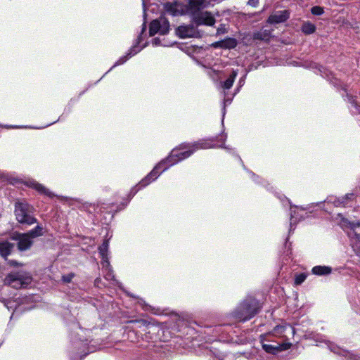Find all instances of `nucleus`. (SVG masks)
<instances>
[{
	"instance_id": "nucleus-27",
	"label": "nucleus",
	"mask_w": 360,
	"mask_h": 360,
	"mask_svg": "<svg viewBox=\"0 0 360 360\" xmlns=\"http://www.w3.org/2000/svg\"><path fill=\"white\" fill-rule=\"evenodd\" d=\"M129 323H139V324H141L143 326L146 327L148 329L150 328V323H148L147 321L143 320V319L131 320V321H129Z\"/></svg>"
},
{
	"instance_id": "nucleus-16",
	"label": "nucleus",
	"mask_w": 360,
	"mask_h": 360,
	"mask_svg": "<svg viewBox=\"0 0 360 360\" xmlns=\"http://www.w3.org/2000/svg\"><path fill=\"white\" fill-rule=\"evenodd\" d=\"M14 245L7 241L0 243V255L6 259V257L11 253Z\"/></svg>"
},
{
	"instance_id": "nucleus-11",
	"label": "nucleus",
	"mask_w": 360,
	"mask_h": 360,
	"mask_svg": "<svg viewBox=\"0 0 360 360\" xmlns=\"http://www.w3.org/2000/svg\"><path fill=\"white\" fill-rule=\"evenodd\" d=\"M289 330L293 336L295 333V329L291 325L288 323H284L283 325L276 326L273 330L269 333V335H272L274 337L284 338H286L285 333Z\"/></svg>"
},
{
	"instance_id": "nucleus-24",
	"label": "nucleus",
	"mask_w": 360,
	"mask_h": 360,
	"mask_svg": "<svg viewBox=\"0 0 360 360\" xmlns=\"http://www.w3.org/2000/svg\"><path fill=\"white\" fill-rule=\"evenodd\" d=\"M342 221L347 224L353 231L356 227H360V221H350L347 219H342Z\"/></svg>"
},
{
	"instance_id": "nucleus-7",
	"label": "nucleus",
	"mask_w": 360,
	"mask_h": 360,
	"mask_svg": "<svg viewBox=\"0 0 360 360\" xmlns=\"http://www.w3.org/2000/svg\"><path fill=\"white\" fill-rule=\"evenodd\" d=\"M169 21L165 18L155 19L152 20L149 25V35L153 37L157 33L161 35H165L169 32Z\"/></svg>"
},
{
	"instance_id": "nucleus-19",
	"label": "nucleus",
	"mask_w": 360,
	"mask_h": 360,
	"mask_svg": "<svg viewBox=\"0 0 360 360\" xmlns=\"http://www.w3.org/2000/svg\"><path fill=\"white\" fill-rule=\"evenodd\" d=\"M302 32L305 34H311L315 32L316 26L310 22H305L302 24L301 27Z\"/></svg>"
},
{
	"instance_id": "nucleus-32",
	"label": "nucleus",
	"mask_w": 360,
	"mask_h": 360,
	"mask_svg": "<svg viewBox=\"0 0 360 360\" xmlns=\"http://www.w3.org/2000/svg\"><path fill=\"white\" fill-rule=\"evenodd\" d=\"M259 3V0H249L248 4L254 7H255Z\"/></svg>"
},
{
	"instance_id": "nucleus-22",
	"label": "nucleus",
	"mask_w": 360,
	"mask_h": 360,
	"mask_svg": "<svg viewBox=\"0 0 360 360\" xmlns=\"http://www.w3.org/2000/svg\"><path fill=\"white\" fill-rule=\"evenodd\" d=\"M30 184L39 192L44 193L49 196L51 195V193L41 184L34 182V181L31 182Z\"/></svg>"
},
{
	"instance_id": "nucleus-3",
	"label": "nucleus",
	"mask_w": 360,
	"mask_h": 360,
	"mask_svg": "<svg viewBox=\"0 0 360 360\" xmlns=\"http://www.w3.org/2000/svg\"><path fill=\"white\" fill-rule=\"evenodd\" d=\"M14 212L16 220L21 224L30 226L37 222V219L32 216V207L25 201L15 202Z\"/></svg>"
},
{
	"instance_id": "nucleus-34",
	"label": "nucleus",
	"mask_w": 360,
	"mask_h": 360,
	"mask_svg": "<svg viewBox=\"0 0 360 360\" xmlns=\"http://www.w3.org/2000/svg\"><path fill=\"white\" fill-rule=\"evenodd\" d=\"M8 264L11 266H18V263L15 260H8Z\"/></svg>"
},
{
	"instance_id": "nucleus-33",
	"label": "nucleus",
	"mask_w": 360,
	"mask_h": 360,
	"mask_svg": "<svg viewBox=\"0 0 360 360\" xmlns=\"http://www.w3.org/2000/svg\"><path fill=\"white\" fill-rule=\"evenodd\" d=\"M254 38L256 39L263 40L262 34L259 32L255 34Z\"/></svg>"
},
{
	"instance_id": "nucleus-31",
	"label": "nucleus",
	"mask_w": 360,
	"mask_h": 360,
	"mask_svg": "<svg viewBox=\"0 0 360 360\" xmlns=\"http://www.w3.org/2000/svg\"><path fill=\"white\" fill-rule=\"evenodd\" d=\"M73 277V274H68L63 276V280L65 283H70Z\"/></svg>"
},
{
	"instance_id": "nucleus-29",
	"label": "nucleus",
	"mask_w": 360,
	"mask_h": 360,
	"mask_svg": "<svg viewBox=\"0 0 360 360\" xmlns=\"http://www.w3.org/2000/svg\"><path fill=\"white\" fill-rule=\"evenodd\" d=\"M344 201H345V204L347 205V200H353L355 198V194L353 193H349L345 194L344 196H342Z\"/></svg>"
},
{
	"instance_id": "nucleus-25",
	"label": "nucleus",
	"mask_w": 360,
	"mask_h": 360,
	"mask_svg": "<svg viewBox=\"0 0 360 360\" xmlns=\"http://www.w3.org/2000/svg\"><path fill=\"white\" fill-rule=\"evenodd\" d=\"M311 13L315 15H321L324 13V10L321 6H315L311 8Z\"/></svg>"
},
{
	"instance_id": "nucleus-12",
	"label": "nucleus",
	"mask_w": 360,
	"mask_h": 360,
	"mask_svg": "<svg viewBox=\"0 0 360 360\" xmlns=\"http://www.w3.org/2000/svg\"><path fill=\"white\" fill-rule=\"evenodd\" d=\"M289 18V11L288 10H283L270 15L268 18L267 22L270 24H278L285 22Z\"/></svg>"
},
{
	"instance_id": "nucleus-8",
	"label": "nucleus",
	"mask_w": 360,
	"mask_h": 360,
	"mask_svg": "<svg viewBox=\"0 0 360 360\" xmlns=\"http://www.w3.org/2000/svg\"><path fill=\"white\" fill-rule=\"evenodd\" d=\"M109 247V240H105L101 245L99 246L98 250L99 254L101 257V265L103 269H105L108 272L105 274V278L108 281H111L112 279V274L110 272V269H109L110 264V261L107 257V252Z\"/></svg>"
},
{
	"instance_id": "nucleus-30",
	"label": "nucleus",
	"mask_w": 360,
	"mask_h": 360,
	"mask_svg": "<svg viewBox=\"0 0 360 360\" xmlns=\"http://www.w3.org/2000/svg\"><path fill=\"white\" fill-rule=\"evenodd\" d=\"M211 46L214 48V49H218V48L223 49V41L220 40V41H217L213 42L211 44Z\"/></svg>"
},
{
	"instance_id": "nucleus-1",
	"label": "nucleus",
	"mask_w": 360,
	"mask_h": 360,
	"mask_svg": "<svg viewBox=\"0 0 360 360\" xmlns=\"http://www.w3.org/2000/svg\"><path fill=\"white\" fill-rule=\"evenodd\" d=\"M179 150L174 148L169 155L164 160L160 161L143 179H142L136 186L132 187L126 197H122L120 193L115 195V202L114 205H117L114 213L124 209L129 200L142 188H145L153 181H155L161 173L168 169L169 167L176 164L179 161L185 160L193 153V151L178 152Z\"/></svg>"
},
{
	"instance_id": "nucleus-17",
	"label": "nucleus",
	"mask_w": 360,
	"mask_h": 360,
	"mask_svg": "<svg viewBox=\"0 0 360 360\" xmlns=\"http://www.w3.org/2000/svg\"><path fill=\"white\" fill-rule=\"evenodd\" d=\"M332 268L326 266H315L311 269L312 274L318 276L328 275L330 274Z\"/></svg>"
},
{
	"instance_id": "nucleus-4",
	"label": "nucleus",
	"mask_w": 360,
	"mask_h": 360,
	"mask_svg": "<svg viewBox=\"0 0 360 360\" xmlns=\"http://www.w3.org/2000/svg\"><path fill=\"white\" fill-rule=\"evenodd\" d=\"M217 147V143L212 139H202L194 142H184L174 148L179 150L193 151V153L199 150Z\"/></svg>"
},
{
	"instance_id": "nucleus-15",
	"label": "nucleus",
	"mask_w": 360,
	"mask_h": 360,
	"mask_svg": "<svg viewBox=\"0 0 360 360\" xmlns=\"http://www.w3.org/2000/svg\"><path fill=\"white\" fill-rule=\"evenodd\" d=\"M176 34L181 39L193 37L194 35V27L192 25H180L176 28Z\"/></svg>"
},
{
	"instance_id": "nucleus-21",
	"label": "nucleus",
	"mask_w": 360,
	"mask_h": 360,
	"mask_svg": "<svg viewBox=\"0 0 360 360\" xmlns=\"http://www.w3.org/2000/svg\"><path fill=\"white\" fill-rule=\"evenodd\" d=\"M26 234L32 240L34 238L43 235V228L40 226H37L34 229L26 233Z\"/></svg>"
},
{
	"instance_id": "nucleus-28",
	"label": "nucleus",
	"mask_w": 360,
	"mask_h": 360,
	"mask_svg": "<svg viewBox=\"0 0 360 360\" xmlns=\"http://www.w3.org/2000/svg\"><path fill=\"white\" fill-rule=\"evenodd\" d=\"M333 204L335 207H346L345 201H344L342 197L335 199Z\"/></svg>"
},
{
	"instance_id": "nucleus-14",
	"label": "nucleus",
	"mask_w": 360,
	"mask_h": 360,
	"mask_svg": "<svg viewBox=\"0 0 360 360\" xmlns=\"http://www.w3.org/2000/svg\"><path fill=\"white\" fill-rule=\"evenodd\" d=\"M187 9L192 13L195 14L202 10L205 7L206 0H187Z\"/></svg>"
},
{
	"instance_id": "nucleus-18",
	"label": "nucleus",
	"mask_w": 360,
	"mask_h": 360,
	"mask_svg": "<svg viewBox=\"0 0 360 360\" xmlns=\"http://www.w3.org/2000/svg\"><path fill=\"white\" fill-rule=\"evenodd\" d=\"M238 75V71L233 70L229 77L223 82L222 87L224 89H229L232 87L233 82Z\"/></svg>"
},
{
	"instance_id": "nucleus-9",
	"label": "nucleus",
	"mask_w": 360,
	"mask_h": 360,
	"mask_svg": "<svg viewBox=\"0 0 360 360\" xmlns=\"http://www.w3.org/2000/svg\"><path fill=\"white\" fill-rule=\"evenodd\" d=\"M145 29L146 27L144 26L142 29L141 33L138 36L136 39V44L130 48V49L128 51L125 56L121 57L116 63H114V68L117 65H120L124 63L129 58H130L131 56L136 54L141 50V48L139 47V44L143 40L142 34L144 32Z\"/></svg>"
},
{
	"instance_id": "nucleus-20",
	"label": "nucleus",
	"mask_w": 360,
	"mask_h": 360,
	"mask_svg": "<svg viewBox=\"0 0 360 360\" xmlns=\"http://www.w3.org/2000/svg\"><path fill=\"white\" fill-rule=\"evenodd\" d=\"M223 49H234L237 46V41L234 38L226 37L223 39Z\"/></svg>"
},
{
	"instance_id": "nucleus-2",
	"label": "nucleus",
	"mask_w": 360,
	"mask_h": 360,
	"mask_svg": "<svg viewBox=\"0 0 360 360\" xmlns=\"http://www.w3.org/2000/svg\"><path fill=\"white\" fill-rule=\"evenodd\" d=\"M262 308L260 301L252 296H247L231 312V316L238 322L244 323L252 319Z\"/></svg>"
},
{
	"instance_id": "nucleus-23",
	"label": "nucleus",
	"mask_w": 360,
	"mask_h": 360,
	"mask_svg": "<svg viewBox=\"0 0 360 360\" xmlns=\"http://www.w3.org/2000/svg\"><path fill=\"white\" fill-rule=\"evenodd\" d=\"M307 274L305 273H301L295 275L294 283L296 285H301L307 278Z\"/></svg>"
},
{
	"instance_id": "nucleus-35",
	"label": "nucleus",
	"mask_w": 360,
	"mask_h": 360,
	"mask_svg": "<svg viewBox=\"0 0 360 360\" xmlns=\"http://www.w3.org/2000/svg\"><path fill=\"white\" fill-rule=\"evenodd\" d=\"M354 236L357 240H360V234L354 232Z\"/></svg>"
},
{
	"instance_id": "nucleus-10",
	"label": "nucleus",
	"mask_w": 360,
	"mask_h": 360,
	"mask_svg": "<svg viewBox=\"0 0 360 360\" xmlns=\"http://www.w3.org/2000/svg\"><path fill=\"white\" fill-rule=\"evenodd\" d=\"M193 15V22L197 25H205L208 26H212L215 23V18L211 14L210 12H198Z\"/></svg>"
},
{
	"instance_id": "nucleus-37",
	"label": "nucleus",
	"mask_w": 360,
	"mask_h": 360,
	"mask_svg": "<svg viewBox=\"0 0 360 360\" xmlns=\"http://www.w3.org/2000/svg\"><path fill=\"white\" fill-rule=\"evenodd\" d=\"M356 255L360 257V254L359 252H356Z\"/></svg>"
},
{
	"instance_id": "nucleus-6",
	"label": "nucleus",
	"mask_w": 360,
	"mask_h": 360,
	"mask_svg": "<svg viewBox=\"0 0 360 360\" xmlns=\"http://www.w3.org/2000/svg\"><path fill=\"white\" fill-rule=\"evenodd\" d=\"M269 334H262L259 336V342L262 344V347L263 350L270 354L276 355L278 353L289 349L292 343L288 342H283L282 343H278L277 345H271L264 343L266 337L268 336Z\"/></svg>"
},
{
	"instance_id": "nucleus-26",
	"label": "nucleus",
	"mask_w": 360,
	"mask_h": 360,
	"mask_svg": "<svg viewBox=\"0 0 360 360\" xmlns=\"http://www.w3.org/2000/svg\"><path fill=\"white\" fill-rule=\"evenodd\" d=\"M347 98L348 99V101L357 110H359L360 106L358 105L355 98L349 94H347Z\"/></svg>"
},
{
	"instance_id": "nucleus-5",
	"label": "nucleus",
	"mask_w": 360,
	"mask_h": 360,
	"mask_svg": "<svg viewBox=\"0 0 360 360\" xmlns=\"http://www.w3.org/2000/svg\"><path fill=\"white\" fill-rule=\"evenodd\" d=\"M32 281V277L22 271L12 272L6 276L4 280L6 285L19 289L26 288Z\"/></svg>"
},
{
	"instance_id": "nucleus-13",
	"label": "nucleus",
	"mask_w": 360,
	"mask_h": 360,
	"mask_svg": "<svg viewBox=\"0 0 360 360\" xmlns=\"http://www.w3.org/2000/svg\"><path fill=\"white\" fill-rule=\"evenodd\" d=\"M14 238L18 240V248L20 251L28 250L32 245V240L26 233H19Z\"/></svg>"
},
{
	"instance_id": "nucleus-36",
	"label": "nucleus",
	"mask_w": 360,
	"mask_h": 360,
	"mask_svg": "<svg viewBox=\"0 0 360 360\" xmlns=\"http://www.w3.org/2000/svg\"><path fill=\"white\" fill-rule=\"evenodd\" d=\"M153 41H154L155 44H158V42H159V41H160V39H159L158 38H155V39H153Z\"/></svg>"
}]
</instances>
